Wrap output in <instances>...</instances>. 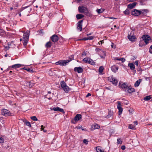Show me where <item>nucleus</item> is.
<instances>
[{
	"mask_svg": "<svg viewBox=\"0 0 152 152\" xmlns=\"http://www.w3.org/2000/svg\"><path fill=\"white\" fill-rule=\"evenodd\" d=\"M136 2H133L131 4H128L127 6V8L130 9H132L136 6Z\"/></svg>",
	"mask_w": 152,
	"mask_h": 152,
	"instance_id": "17",
	"label": "nucleus"
},
{
	"mask_svg": "<svg viewBox=\"0 0 152 152\" xmlns=\"http://www.w3.org/2000/svg\"><path fill=\"white\" fill-rule=\"evenodd\" d=\"M108 18L112 19H116V18L113 17H109Z\"/></svg>",
	"mask_w": 152,
	"mask_h": 152,
	"instance_id": "63",
	"label": "nucleus"
},
{
	"mask_svg": "<svg viewBox=\"0 0 152 152\" xmlns=\"http://www.w3.org/2000/svg\"><path fill=\"white\" fill-rule=\"evenodd\" d=\"M151 95H149L148 96H146L143 99L145 101H148L151 98Z\"/></svg>",
	"mask_w": 152,
	"mask_h": 152,
	"instance_id": "32",
	"label": "nucleus"
},
{
	"mask_svg": "<svg viewBox=\"0 0 152 152\" xmlns=\"http://www.w3.org/2000/svg\"><path fill=\"white\" fill-rule=\"evenodd\" d=\"M96 51V52H98V54L102 53L103 55L105 56V53L102 50L99 48H96L95 49Z\"/></svg>",
	"mask_w": 152,
	"mask_h": 152,
	"instance_id": "19",
	"label": "nucleus"
},
{
	"mask_svg": "<svg viewBox=\"0 0 152 152\" xmlns=\"http://www.w3.org/2000/svg\"><path fill=\"white\" fill-rule=\"evenodd\" d=\"M141 38L142 40L144 41V42L145 43V45H147L148 43V41L151 39L150 37L148 35H143Z\"/></svg>",
	"mask_w": 152,
	"mask_h": 152,
	"instance_id": "9",
	"label": "nucleus"
},
{
	"mask_svg": "<svg viewBox=\"0 0 152 152\" xmlns=\"http://www.w3.org/2000/svg\"><path fill=\"white\" fill-rule=\"evenodd\" d=\"M74 71L75 72H77L78 73H82L83 71V69L82 68L80 67H75L74 69Z\"/></svg>",
	"mask_w": 152,
	"mask_h": 152,
	"instance_id": "16",
	"label": "nucleus"
},
{
	"mask_svg": "<svg viewBox=\"0 0 152 152\" xmlns=\"http://www.w3.org/2000/svg\"><path fill=\"white\" fill-rule=\"evenodd\" d=\"M87 38H88V39L90 40V39H92L94 38V37L93 36H89V37H88Z\"/></svg>",
	"mask_w": 152,
	"mask_h": 152,
	"instance_id": "50",
	"label": "nucleus"
},
{
	"mask_svg": "<svg viewBox=\"0 0 152 152\" xmlns=\"http://www.w3.org/2000/svg\"><path fill=\"white\" fill-rule=\"evenodd\" d=\"M94 129H98L100 128V126L97 124H94Z\"/></svg>",
	"mask_w": 152,
	"mask_h": 152,
	"instance_id": "39",
	"label": "nucleus"
},
{
	"mask_svg": "<svg viewBox=\"0 0 152 152\" xmlns=\"http://www.w3.org/2000/svg\"><path fill=\"white\" fill-rule=\"evenodd\" d=\"M29 6H26V7H23V10H24L26 8H27V7H28Z\"/></svg>",
	"mask_w": 152,
	"mask_h": 152,
	"instance_id": "61",
	"label": "nucleus"
},
{
	"mask_svg": "<svg viewBox=\"0 0 152 152\" xmlns=\"http://www.w3.org/2000/svg\"><path fill=\"white\" fill-rule=\"evenodd\" d=\"M91 94H90V93H88V94H87V95L86 96V97H88V96H91Z\"/></svg>",
	"mask_w": 152,
	"mask_h": 152,
	"instance_id": "58",
	"label": "nucleus"
},
{
	"mask_svg": "<svg viewBox=\"0 0 152 152\" xmlns=\"http://www.w3.org/2000/svg\"><path fill=\"white\" fill-rule=\"evenodd\" d=\"M26 70L29 72H33L34 71H33V69H31L30 68H27Z\"/></svg>",
	"mask_w": 152,
	"mask_h": 152,
	"instance_id": "43",
	"label": "nucleus"
},
{
	"mask_svg": "<svg viewBox=\"0 0 152 152\" xmlns=\"http://www.w3.org/2000/svg\"><path fill=\"white\" fill-rule=\"evenodd\" d=\"M82 118V115L80 114H77L74 117V119L71 121L72 123L75 124V122L80 120Z\"/></svg>",
	"mask_w": 152,
	"mask_h": 152,
	"instance_id": "7",
	"label": "nucleus"
},
{
	"mask_svg": "<svg viewBox=\"0 0 152 152\" xmlns=\"http://www.w3.org/2000/svg\"><path fill=\"white\" fill-rule=\"evenodd\" d=\"M121 87L123 90L126 92L131 93L135 91V90L134 88H132L131 86H128L125 83L122 84Z\"/></svg>",
	"mask_w": 152,
	"mask_h": 152,
	"instance_id": "3",
	"label": "nucleus"
},
{
	"mask_svg": "<svg viewBox=\"0 0 152 152\" xmlns=\"http://www.w3.org/2000/svg\"><path fill=\"white\" fill-rule=\"evenodd\" d=\"M134 31H132L130 34L128 35V39L132 42H134L135 41V39H136V37L134 36Z\"/></svg>",
	"mask_w": 152,
	"mask_h": 152,
	"instance_id": "8",
	"label": "nucleus"
},
{
	"mask_svg": "<svg viewBox=\"0 0 152 152\" xmlns=\"http://www.w3.org/2000/svg\"><path fill=\"white\" fill-rule=\"evenodd\" d=\"M150 49H149V52L150 53L152 54V45L150 46Z\"/></svg>",
	"mask_w": 152,
	"mask_h": 152,
	"instance_id": "48",
	"label": "nucleus"
},
{
	"mask_svg": "<svg viewBox=\"0 0 152 152\" xmlns=\"http://www.w3.org/2000/svg\"><path fill=\"white\" fill-rule=\"evenodd\" d=\"M53 110L55 111H59L63 113H64V110L63 109L59 107H54L53 108Z\"/></svg>",
	"mask_w": 152,
	"mask_h": 152,
	"instance_id": "18",
	"label": "nucleus"
},
{
	"mask_svg": "<svg viewBox=\"0 0 152 152\" xmlns=\"http://www.w3.org/2000/svg\"><path fill=\"white\" fill-rule=\"evenodd\" d=\"M117 108L118 110V114L120 115L121 114L123 111V109L121 107V105L120 102L118 101L117 102Z\"/></svg>",
	"mask_w": 152,
	"mask_h": 152,
	"instance_id": "11",
	"label": "nucleus"
},
{
	"mask_svg": "<svg viewBox=\"0 0 152 152\" xmlns=\"http://www.w3.org/2000/svg\"><path fill=\"white\" fill-rule=\"evenodd\" d=\"M74 55H71L69 58L68 60H60L56 62V65H59L60 66H65L67 65V64L72 60L74 59Z\"/></svg>",
	"mask_w": 152,
	"mask_h": 152,
	"instance_id": "1",
	"label": "nucleus"
},
{
	"mask_svg": "<svg viewBox=\"0 0 152 152\" xmlns=\"http://www.w3.org/2000/svg\"><path fill=\"white\" fill-rule=\"evenodd\" d=\"M51 40L54 42H56L58 40V37L57 35L54 34L51 37Z\"/></svg>",
	"mask_w": 152,
	"mask_h": 152,
	"instance_id": "15",
	"label": "nucleus"
},
{
	"mask_svg": "<svg viewBox=\"0 0 152 152\" xmlns=\"http://www.w3.org/2000/svg\"><path fill=\"white\" fill-rule=\"evenodd\" d=\"M4 142V139L2 137H0V143H1Z\"/></svg>",
	"mask_w": 152,
	"mask_h": 152,
	"instance_id": "47",
	"label": "nucleus"
},
{
	"mask_svg": "<svg viewBox=\"0 0 152 152\" xmlns=\"http://www.w3.org/2000/svg\"><path fill=\"white\" fill-rule=\"evenodd\" d=\"M129 128L130 129H134V127L133 126V125L130 124L129 126Z\"/></svg>",
	"mask_w": 152,
	"mask_h": 152,
	"instance_id": "44",
	"label": "nucleus"
},
{
	"mask_svg": "<svg viewBox=\"0 0 152 152\" xmlns=\"http://www.w3.org/2000/svg\"><path fill=\"white\" fill-rule=\"evenodd\" d=\"M52 45V43L50 41L48 42L45 44V46L47 48H50Z\"/></svg>",
	"mask_w": 152,
	"mask_h": 152,
	"instance_id": "26",
	"label": "nucleus"
},
{
	"mask_svg": "<svg viewBox=\"0 0 152 152\" xmlns=\"http://www.w3.org/2000/svg\"><path fill=\"white\" fill-rule=\"evenodd\" d=\"M85 14L88 16H90L91 15V14L88 11V10L87 11L84 13Z\"/></svg>",
	"mask_w": 152,
	"mask_h": 152,
	"instance_id": "41",
	"label": "nucleus"
},
{
	"mask_svg": "<svg viewBox=\"0 0 152 152\" xmlns=\"http://www.w3.org/2000/svg\"><path fill=\"white\" fill-rule=\"evenodd\" d=\"M23 122H24L25 124L26 125L29 126L30 127H31V126L30 123L28 121L25 120L23 121Z\"/></svg>",
	"mask_w": 152,
	"mask_h": 152,
	"instance_id": "25",
	"label": "nucleus"
},
{
	"mask_svg": "<svg viewBox=\"0 0 152 152\" xmlns=\"http://www.w3.org/2000/svg\"><path fill=\"white\" fill-rule=\"evenodd\" d=\"M111 69L112 71L114 72H116L118 70V68L115 66H113L111 67Z\"/></svg>",
	"mask_w": 152,
	"mask_h": 152,
	"instance_id": "21",
	"label": "nucleus"
},
{
	"mask_svg": "<svg viewBox=\"0 0 152 152\" xmlns=\"http://www.w3.org/2000/svg\"><path fill=\"white\" fill-rule=\"evenodd\" d=\"M109 80L110 82H112V83L115 86H116L118 82L117 79L115 77H114L112 76Z\"/></svg>",
	"mask_w": 152,
	"mask_h": 152,
	"instance_id": "13",
	"label": "nucleus"
},
{
	"mask_svg": "<svg viewBox=\"0 0 152 152\" xmlns=\"http://www.w3.org/2000/svg\"><path fill=\"white\" fill-rule=\"evenodd\" d=\"M126 148L125 146V145H122L121 146V148L122 150H124Z\"/></svg>",
	"mask_w": 152,
	"mask_h": 152,
	"instance_id": "52",
	"label": "nucleus"
},
{
	"mask_svg": "<svg viewBox=\"0 0 152 152\" xmlns=\"http://www.w3.org/2000/svg\"><path fill=\"white\" fill-rule=\"evenodd\" d=\"M121 87L123 90L126 92L131 93L135 91V90L134 88H132L131 86H128L125 83L122 84Z\"/></svg>",
	"mask_w": 152,
	"mask_h": 152,
	"instance_id": "2",
	"label": "nucleus"
},
{
	"mask_svg": "<svg viewBox=\"0 0 152 152\" xmlns=\"http://www.w3.org/2000/svg\"><path fill=\"white\" fill-rule=\"evenodd\" d=\"M41 130H43L44 132H47V130L44 129L43 128H41Z\"/></svg>",
	"mask_w": 152,
	"mask_h": 152,
	"instance_id": "54",
	"label": "nucleus"
},
{
	"mask_svg": "<svg viewBox=\"0 0 152 152\" xmlns=\"http://www.w3.org/2000/svg\"><path fill=\"white\" fill-rule=\"evenodd\" d=\"M28 85L29 88H31L33 86H34V83H32L31 81H30L29 82H28L27 83Z\"/></svg>",
	"mask_w": 152,
	"mask_h": 152,
	"instance_id": "28",
	"label": "nucleus"
},
{
	"mask_svg": "<svg viewBox=\"0 0 152 152\" xmlns=\"http://www.w3.org/2000/svg\"><path fill=\"white\" fill-rule=\"evenodd\" d=\"M104 68L103 66H101L99 69V72L100 73H102L103 71Z\"/></svg>",
	"mask_w": 152,
	"mask_h": 152,
	"instance_id": "37",
	"label": "nucleus"
},
{
	"mask_svg": "<svg viewBox=\"0 0 152 152\" xmlns=\"http://www.w3.org/2000/svg\"><path fill=\"white\" fill-rule=\"evenodd\" d=\"M142 81L141 79H139L137 81L135 84H134V86L135 87H137L139 86V85L140 83Z\"/></svg>",
	"mask_w": 152,
	"mask_h": 152,
	"instance_id": "24",
	"label": "nucleus"
},
{
	"mask_svg": "<svg viewBox=\"0 0 152 152\" xmlns=\"http://www.w3.org/2000/svg\"><path fill=\"white\" fill-rule=\"evenodd\" d=\"M84 15L81 14H79L76 15V17L78 20L84 17Z\"/></svg>",
	"mask_w": 152,
	"mask_h": 152,
	"instance_id": "22",
	"label": "nucleus"
},
{
	"mask_svg": "<svg viewBox=\"0 0 152 152\" xmlns=\"http://www.w3.org/2000/svg\"><path fill=\"white\" fill-rule=\"evenodd\" d=\"M144 44V42L143 40H141L140 42V43L139 44V46L140 47H142L143 45H145Z\"/></svg>",
	"mask_w": 152,
	"mask_h": 152,
	"instance_id": "34",
	"label": "nucleus"
},
{
	"mask_svg": "<svg viewBox=\"0 0 152 152\" xmlns=\"http://www.w3.org/2000/svg\"><path fill=\"white\" fill-rule=\"evenodd\" d=\"M141 14H145L148 12V9L142 10L140 11Z\"/></svg>",
	"mask_w": 152,
	"mask_h": 152,
	"instance_id": "27",
	"label": "nucleus"
},
{
	"mask_svg": "<svg viewBox=\"0 0 152 152\" xmlns=\"http://www.w3.org/2000/svg\"><path fill=\"white\" fill-rule=\"evenodd\" d=\"M124 12L125 15H129L130 13L128 9H126Z\"/></svg>",
	"mask_w": 152,
	"mask_h": 152,
	"instance_id": "38",
	"label": "nucleus"
},
{
	"mask_svg": "<svg viewBox=\"0 0 152 152\" xmlns=\"http://www.w3.org/2000/svg\"><path fill=\"white\" fill-rule=\"evenodd\" d=\"M134 64L137 66L138 64V62L137 61H136L134 63Z\"/></svg>",
	"mask_w": 152,
	"mask_h": 152,
	"instance_id": "57",
	"label": "nucleus"
},
{
	"mask_svg": "<svg viewBox=\"0 0 152 152\" xmlns=\"http://www.w3.org/2000/svg\"><path fill=\"white\" fill-rule=\"evenodd\" d=\"M5 32L3 29H0V35L3 36L5 34Z\"/></svg>",
	"mask_w": 152,
	"mask_h": 152,
	"instance_id": "33",
	"label": "nucleus"
},
{
	"mask_svg": "<svg viewBox=\"0 0 152 152\" xmlns=\"http://www.w3.org/2000/svg\"><path fill=\"white\" fill-rule=\"evenodd\" d=\"M88 10V8L84 6H79L78 8V10L80 13H85Z\"/></svg>",
	"mask_w": 152,
	"mask_h": 152,
	"instance_id": "10",
	"label": "nucleus"
},
{
	"mask_svg": "<svg viewBox=\"0 0 152 152\" xmlns=\"http://www.w3.org/2000/svg\"><path fill=\"white\" fill-rule=\"evenodd\" d=\"M128 66L130 67V69L131 70H134L135 69L134 65L132 63H129L128 65Z\"/></svg>",
	"mask_w": 152,
	"mask_h": 152,
	"instance_id": "23",
	"label": "nucleus"
},
{
	"mask_svg": "<svg viewBox=\"0 0 152 152\" xmlns=\"http://www.w3.org/2000/svg\"><path fill=\"white\" fill-rule=\"evenodd\" d=\"M86 52H83V53H82V55L83 56V55H84L85 56H86Z\"/></svg>",
	"mask_w": 152,
	"mask_h": 152,
	"instance_id": "55",
	"label": "nucleus"
},
{
	"mask_svg": "<svg viewBox=\"0 0 152 152\" xmlns=\"http://www.w3.org/2000/svg\"><path fill=\"white\" fill-rule=\"evenodd\" d=\"M134 123L135 125H137V121H134Z\"/></svg>",
	"mask_w": 152,
	"mask_h": 152,
	"instance_id": "59",
	"label": "nucleus"
},
{
	"mask_svg": "<svg viewBox=\"0 0 152 152\" xmlns=\"http://www.w3.org/2000/svg\"><path fill=\"white\" fill-rule=\"evenodd\" d=\"M97 152H104V151L102 150L101 149L99 148H96Z\"/></svg>",
	"mask_w": 152,
	"mask_h": 152,
	"instance_id": "45",
	"label": "nucleus"
},
{
	"mask_svg": "<svg viewBox=\"0 0 152 152\" xmlns=\"http://www.w3.org/2000/svg\"><path fill=\"white\" fill-rule=\"evenodd\" d=\"M83 142L84 143H85L86 145L88 144V142L87 140L86 139H84L83 140Z\"/></svg>",
	"mask_w": 152,
	"mask_h": 152,
	"instance_id": "46",
	"label": "nucleus"
},
{
	"mask_svg": "<svg viewBox=\"0 0 152 152\" xmlns=\"http://www.w3.org/2000/svg\"><path fill=\"white\" fill-rule=\"evenodd\" d=\"M111 47L113 48H116V45H115V44L112 43V44L111 45Z\"/></svg>",
	"mask_w": 152,
	"mask_h": 152,
	"instance_id": "49",
	"label": "nucleus"
},
{
	"mask_svg": "<svg viewBox=\"0 0 152 152\" xmlns=\"http://www.w3.org/2000/svg\"><path fill=\"white\" fill-rule=\"evenodd\" d=\"M9 70V68H8L7 70H4V71H3V72H6V71H8V70Z\"/></svg>",
	"mask_w": 152,
	"mask_h": 152,
	"instance_id": "62",
	"label": "nucleus"
},
{
	"mask_svg": "<svg viewBox=\"0 0 152 152\" xmlns=\"http://www.w3.org/2000/svg\"><path fill=\"white\" fill-rule=\"evenodd\" d=\"M115 60H117L118 61H121L122 63H124L126 60L124 58H115L114 59Z\"/></svg>",
	"mask_w": 152,
	"mask_h": 152,
	"instance_id": "30",
	"label": "nucleus"
},
{
	"mask_svg": "<svg viewBox=\"0 0 152 152\" xmlns=\"http://www.w3.org/2000/svg\"><path fill=\"white\" fill-rule=\"evenodd\" d=\"M113 115V112L111 111V110L109 111L108 112V114L106 118H109L111 117H112Z\"/></svg>",
	"mask_w": 152,
	"mask_h": 152,
	"instance_id": "29",
	"label": "nucleus"
},
{
	"mask_svg": "<svg viewBox=\"0 0 152 152\" xmlns=\"http://www.w3.org/2000/svg\"><path fill=\"white\" fill-rule=\"evenodd\" d=\"M23 65L20 64H17L12 65V66H10V67H12V68H18L21 67Z\"/></svg>",
	"mask_w": 152,
	"mask_h": 152,
	"instance_id": "20",
	"label": "nucleus"
},
{
	"mask_svg": "<svg viewBox=\"0 0 152 152\" xmlns=\"http://www.w3.org/2000/svg\"><path fill=\"white\" fill-rule=\"evenodd\" d=\"M5 48L7 49V50H8L9 48H10V47L9 46H7Z\"/></svg>",
	"mask_w": 152,
	"mask_h": 152,
	"instance_id": "64",
	"label": "nucleus"
},
{
	"mask_svg": "<svg viewBox=\"0 0 152 152\" xmlns=\"http://www.w3.org/2000/svg\"><path fill=\"white\" fill-rule=\"evenodd\" d=\"M122 142L121 141V138H118L117 139V143L118 144H121Z\"/></svg>",
	"mask_w": 152,
	"mask_h": 152,
	"instance_id": "42",
	"label": "nucleus"
},
{
	"mask_svg": "<svg viewBox=\"0 0 152 152\" xmlns=\"http://www.w3.org/2000/svg\"><path fill=\"white\" fill-rule=\"evenodd\" d=\"M88 40V39L87 37V38H83L80 39V40Z\"/></svg>",
	"mask_w": 152,
	"mask_h": 152,
	"instance_id": "53",
	"label": "nucleus"
},
{
	"mask_svg": "<svg viewBox=\"0 0 152 152\" xmlns=\"http://www.w3.org/2000/svg\"><path fill=\"white\" fill-rule=\"evenodd\" d=\"M31 119L34 121H37L38 120V119L35 116H33L31 117Z\"/></svg>",
	"mask_w": 152,
	"mask_h": 152,
	"instance_id": "40",
	"label": "nucleus"
},
{
	"mask_svg": "<svg viewBox=\"0 0 152 152\" xmlns=\"http://www.w3.org/2000/svg\"><path fill=\"white\" fill-rule=\"evenodd\" d=\"M132 15L135 16H138L141 14L140 11L134 9L131 12Z\"/></svg>",
	"mask_w": 152,
	"mask_h": 152,
	"instance_id": "12",
	"label": "nucleus"
},
{
	"mask_svg": "<svg viewBox=\"0 0 152 152\" xmlns=\"http://www.w3.org/2000/svg\"><path fill=\"white\" fill-rule=\"evenodd\" d=\"M88 63L92 65H94L95 64V62H94L90 58H89Z\"/></svg>",
	"mask_w": 152,
	"mask_h": 152,
	"instance_id": "31",
	"label": "nucleus"
},
{
	"mask_svg": "<svg viewBox=\"0 0 152 152\" xmlns=\"http://www.w3.org/2000/svg\"><path fill=\"white\" fill-rule=\"evenodd\" d=\"M136 0H127L129 2H133L135 1Z\"/></svg>",
	"mask_w": 152,
	"mask_h": 152,
	"instance_id": "60",
	"label": "nucleus"
},
{
	"mask_svg": "<svg viewBox=\"0 0 152 152\" xmlns=\"http://www.w3.org/2000/svg\"><path fill=\"white\" fill-rule=\"evenodd\" d=\"M61 87L65 92L68 93L70 90V88L67 86L66 83L64 81H61L60 82Z\"/></svg>",
	"mask_w": 152,
	"mask_h": 152,
	"instance_id": "4",
	"label": "nucleus"
},
{
	"mask_svg": "<svg viewBox=\"0 0 152 152\" xmlns=\"http://www.w3.org/2000/svg\"><path fill=\"white\" fill-rule=\"evenodd\" d=\"M83 20H81L79 21L77 23V29L79 30L80 31H81L82 30V23H83Z\"/></svg>",
	"mask_w": 152,
	"mask_h": 152,
	"instance_id": "14",
	"label": "nucleus"
},
{
	"mask_svg": "<svg viewBox=\"0 0 152 152\" xmlns=\"http://www.w3.org/2000/svg\"><path fill=\"white\" fill-rule=\"evenodd\" d=\"M39 32L40 33H41L42 34H43L44 33V32H43V30L42 29L41 30H40L39 31Z\"/></svg>",
	"mask_w": 152,
	"mask_h": 152,
	"instance_id": "56",
	"label": "nucleus"
},
{
	"mask_svg": "<svg viewBox=\"0 0 152 152\" xmlns=\"http://www.w3.org/2000/svg\"><path fill=\"white\" fill-rule=\"evenodd\" d=\"M29 34L28 31L26 33H24L23 36V44L24 46L26 45L27 43L28 40Z\"/></svg>",
	"mask_w": 152,
	"mask_h": 152,
	"instance_id": "5",
	"label": "nucleus"
},
{
	"mask_svg": "<svg viewBox=\"0 0 152 152\" xmlns=\"http://www.w3.org/2000/svg\"><path fill=\"white\" fill-rule=\"evenodd\" d=\"M89 58H84L83 59V61H84V62L85 63H88V61H89Z\"/></svg>",
	"mask_w": 152,
	"mask_h": 152,
	"instance_id": "36",
	"label": "nucleus"
},
{
	"mask_svg": "<svg viewBox=\"0 0 152 152\" xmlns=\"http://www.w3.org/2000/svg\"><path fill=\"white\" fill-rule=\"evenodd\" d=\"M104 10V9H97L96 10V12L100 14L103 12Z\"/></svg>",
	"mask_w": 152,
	"mask_h": 152,
	"instance_id": "35",
	"label": "nucleus"
},
{
	"mask_svg": "<svg viewBox=\"0 0 152 152\" xmlns=\"http://www.w3.org/2000/svg\"><path fill=\"white\" fill-rule=\"evenodd\" d=\"M1 114L6 116H11V113L10 111L6 109H2L1 110Z\"/></svg>",
	"mask_w": 152,
	"mask_h": 152,
	"instance_id": "6",
	"label": "nucleus"
},
{
	"mask_svg": "<svg viewBox=\"0 0 152 152\" xmlns=\"http://www.w3.org/2000/svg\"><path fill=\"white\" fill-rule=\"evenodd\" d=\"M106 89L109 90H111V91L113 90L112 88H111V87L110 86L107 87L106 88Z\"/></svg>",
	"mask_w": 152,
	"mask_h": 152,
	"instance_id": "51",
	"label": "nucleus"
}]
</instances>
